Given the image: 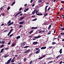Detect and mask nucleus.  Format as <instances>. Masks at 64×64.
<instances>
[{"label": "nucleus", "mask_w": 64, "mask_h": 64, "mask_svg": "<svg viewBox=\"0 0 64 64\" xmlns=\"http://www.w3.org/2000/svg\"><path fill=\"white\" fill-rule=\"evenodd\" d=\"M12 60V58H10L9 60H8L7 62H5V64H9L10 63V62Z\"/></svg>", "instance_id": "f257e3e1"}, {"label": "nucleus", "mask_w": 64, "mask_h": 64, "mask_svg": "<svg viewBox=\"0 0 64 64\" xmlns=\"http://www.w3.org/2000/svg\"><path fill=\"white\" fill-rule=\"evenodd\" d=\"M13 29H12L10 30V32H9L8 34H7V36H9V35L11 33V32H12V31H13Z\"/></svg>", "instance_id": "f03ea898"}, {"label": "nucleus", "mask_w": 64, "mask_h": 64, "mask_svg": "<svg viewBox=\"0 0 64 64\" xmlns=\"http://www.w3.org/2000/svg\"><path fill=\"white\" fill-rule=\"evenodd\" d=\"M41 37V36H34V38H36V39H38L39 38H40Z\"/></svg>", "instance_id": "7ed1b4c3"}, {"label": "nucleus", "mask_w": 64, "mask_h": 64, "mask_svg": "<svg viewBox=\"0 0 64 64\" xmlns=\"http://www.w3.org/2000/svg\"><path fill=\"white\" fill-rule=\"evenodd\" d=\"M21 13H22V12H18L17 14H16V15H15V17H17V16L18 15H19V14H21Z\"/></svg>", "instance_id": "20e7f679"}, {"label": "nucleus", "mask_w": 64, "mask_h": 64, "mask_svg": "<svg viewBox=\"0 0 64 64\" xmlns=\"http://www.w3.org/2000/svg\"><path fill=\"white\" fill-rule=\"evenodd\" d=\"M24 22V21H21L19 22V24L20 25H23V23Z\"/></svg>", "instance_id": "39448f33"}, {"label": "nucleus", "mask_w": 64, "mask_h": 64, "mask_svg": "<svg viewBox=\"0 0 64 64\" xmlns=\"http://www.w3.org/2000/svg\"><path fill=\"white\" fill-rule=\"evenodd\" d=\"M26 44V42H24L21 45V46H22V47H23V46L25 45V44Z\"/></svg>", "instance_id": "423d86ee"}, {"label": "nucleus", "mask_w": 64, "mask_h": 64, "mask_svg": "<svg viewBox=\"0 0 64 64\" xmlns=\"http://www.w3.org/2000/svg\"><path fill=\"white\" fill-rule=\"evenodd\" d=\"M38 43V42H33L32 44L34 45H36Z\"/></svg>", "instance_id": "0eeeda50"}, {"label": "nucleus", "mask_w": 64, "mask_h": 64, "mask_svg": "<svg viewBox=\"0 0 64 64\" xmlns=\"http://www.w3.org/2000/svg\"><path fill=\"white\" fill-rule=\"evenodd\" d=\"M36 10H34V11L32 12V14H35V13H36Z\"/></svg>", "instance_id": "6e6552de"}, {"label": "nucleus", "mask_w": 64, "mask_h": 64, "mask_svg": "<svg viewBox=\"0 0 64 64\" xmlns=\"http://www.w3.org/2000/svg\"><path fill=\"white\" fill-rule=\"evenodd\" d=\"M24 18H25V16L21 17L20 18V20H22V19H23Z\"/></svg>", "instance_id": "1a4fd4ad"}, {"label": "nucleus", "mask_w": 64, "mask_h": 64, "mask_svg": "<svg viewBox=\"0 0 64 64\" xmlns=\"http://www.w3.org/2000/svg\"><path fill=\"white\" fill-rule=\"evenodd\" d=\"M30 49H28V50H27L26 51H25V52H24V53H27V52H29V51H30Z\"/></svg>", "instance_id": "9d476101"}, {"label": "nucleus", "mask_w": 64, "mask_h": 64, "mask_svg": "<svg viewBox=\"0 0 64 64\" xmlns=\"http://www.w3.org/2000/svg\"><path fill=\"white\" fill-rule=\"evenodd\" d=\"M40 50H38V51H37L36 52V54H38V53H40Z\"/></svg>", "instance_id": "9b49d317"}, {"label": "nucleus", "mask_w": 64, "mask_h": 64, "mask_svg": "<svg viewBox=\"0 0 64 64\" xmlns=\"http://www.w3.org/2000/svg\"><path fill=\"white\" fill-rule=\"evenodd\" d=\"M46 48V47L44 46V47H42L41 48V49L43 50V49H45Z\"/></svg>", "instance_id": "f8f14e48"}, {"label": "nucleus", "mask_w": 64, "mask_h": 64, "mask_svg": "<svg viewBox=\"0 0 64 64\" xmlns=\"http://www.w3.org/2000/svg\"><path fill=\"white\" fill-rule=\"evenodd\" d=\"M48 6H46L45 8L44 9V10H45V12H46V11H47V7H48Z\"/></svg>", "instance_id": "ddd939ff"}, {"label": "nucleus", "mask_w": 64, "mask_h": 64, "mask_svg": "<svg viewBox=\"0 0 64 64\" xmlns=\"http://www.w3.org/2000/svg\"><path fill=\"white\" fill-rule=\"evenodd\" d=\"M37 27H32L31 28L32 29H37Z\"/></svg>", "instance_id": "4468645a"}, {"label": "nucleus", "mask_w": 64, "mask_h": 64, "mask_svg": "<svg viewBox=\"0 0 64 64\" xmlns=\"http://www.w3.org/2000/svg\"><path fill=\"white\" fill-rule=\"evenodd\" d=\"M14 23V22H11L9 24H8V26H10L11 25H12V24H13Z\"/></svg>", "instance_id": "2eb2a0df"}, {"label": "nucleus", "mask_w": 64, "mask_h": 64, "mask_svg": "<svg viewBox=\"0 0 64 64\" xmlns=\"http://www.w3.org/2000/svg\"><path fill=\"white\" fill-rule=\"evenodd\" d=\"M48 59L49 60H52V59H53V58L52 57H50L48 58Z\"/></svg>", "instance_id": "dca6fc26"}, {"label": "nucleus", "mask_w": 64, "mask_h": 64, "mask_svg": "<svg viewBox=\"0 0 64 64\" xmlns=\"http://www.w3.org/2000/svg\"><path fill=\"white\" fill-rule=\"evenodd\" d=\"M16 45V44L14 43V44H12V47H14V46H15Z\"/></svg>", "instance_id": "f3484780"}, {"label": "nucleus", "mask_w": 64, "mask_h": 64, "mask_svg": "<svg viewBox=\"0 0 64 64\" xmlns=\"http://www.w3.org/2000/svg\"><path fill=\"white\" fill-rule=\"evenodd\" d=\"M42 2V1L41 0H38V2L39 3H41Z\"/></svg>", "instance_id": "a211bd4d"}, {"label": "nucleus", "mask_w": 64, "mask_h": 64, "mask_svg": "<svg viewBox=\"0 0 64 64\" xmlns=\"http://www.w3.org/2000/svg\"><path fill=\"white\" fill-rule=\"evenodd\" d=\"M62 49H61L60 50L59 52H60V54H61V53H62Z\"/></svg>", "instance_id": "6ab92c4d"}, {"label": "nucleus", "mask_w": 64, "mask_h": 64, "mask_svg": "<svg viewBox=\"0 0 64 64\" xmlns=\"http://www.w3.org/2000/svg\"><path fill=\"white\" fill-rule=\"evenodd\" d=\"M20 36H18L16 38V39H19L20 38Z\"/></svg>", "instance_id": "aec40b11"}, {"label": "nucleus", "mask_w": 64, "mask_h": 64, "mask_svg": "<svg viewBox=\"0 0 64 64\" xmlns=\"http://www.w3.org/2000/svg\"><path fill=\"white\" fill-rule=\"evenodd\" d=\"M33 30H31L30 32H29V34H31L32 33H33Z\"/></svg>", "instance_id": "412c9836"}, {"label": "nucleus", "mask_w": 64, "mask_h": 64, "mask_svg": "<svg viewBox=\"0 0 64 64\" xmlns=\"http://www.w3.org/2000/svg\"><path fill=\"white\" fill-rule=\"evenodd\" d=\"M60 30H62V31H63L64 30V28H60L59 29Z\"/></svg>", "instance_id": "4be33fe9"}, {"label": "nucleus", "mask_w": 64, "mask_h": 64, "mask_svg": "<svg viewBox=\"0 0 64 64\" xmlns=\"http://www.w3.org/2000/svg\"><path fill=\"white\" fill-rule=\"evenodd\" d=\"M60 55H58L56 57V58L57 59H58V58H60Z\"/></svg>", "instance_id": "5701e85b"}, {"label": "nucleus", "mask_w": 64, "mask_h": 64, "mask_svg": "<svg viewBox=\"0 0 64 64\" xmlns=\"http://www.w3.org/2000/svg\"><path fill=\"white\" fill-rule=\"evenodd\" d=\"M54 62H52V61H51L49 62H48V64H49V63H52V62H54Z\"/></svg>", "instance_id": "b1692460"}, {"label": "nucleus", "mask_w": 64, "mask_h": 64, "mask_svg": "<svg viewBox=\"0 0 64 64\" xmlns=\"http://www.w3.org/2000/svg\"><path fill=\"white\" fill-rule=\"evenodd\" d=\"M38 14V15L40 16V15H43V14Z\"/></svg>", "instance_id": "393cba45"}, {"label": "nucleus", "mask_w": 64, "mask_h": 64, "mask_svg": "<svg viewBox=\"0 0 64 64\" xmlns=\"http://www.w3.org/2000/svg\"><path fill=\"white\" fill-rule=\"evenodd\" d=\"M51 24H50L48 27V29H50V28H51Z\"/></svg>", "instance_id": "a878e982"}, {"label": "nucleus", "mask_w": 64, "mask_h": 64, "mask_svg": "<svg viewBox=\"0 0 64 64\" xmlns=\"http://www.w3.org/2000/svg\"><path fill=\"white\" fill-rule=\"evenodd\" d=\"M14 62V59H13L11 61V62H12V63H13Z\"/></svg>", "instance_id": "bb28decb"}, {"label": "nucleus", "mask_w": 64, "mask_h": 64, "mask_svg": "<svg viewBox=\"0 0 64 64\" xmlns=\"http://www.w3.org/2000/svg\"><path fill=\"white\" fill-rule=\"evenodd\" d=\"M4 50V49H3V48H2L1 50L0 51V53H2V52H3Z\"/></svg>", "instance_id": "cd10ccee"}, {"label": "nucleus", "mask_w": 64, "mask_h": 64, "mask_svg": "<svg viewBox=\"0 0 64 64\" xmlns=\"http://www.w3.org/2000/svg\"><path fill=\"white\" fill-rule=\"evenodd\" d=\"M4 42L3 40H2V42H1V44H4Z\"/></svg>", "instance_id": "c85d7f7f"}, {"label": "nucleus", "mask_w": 64, "mask_h": 64, "mask_svg": "<svg viewBox=\"0 0 64 64\" xmlns=\"http://www.w3.org/2000/svg\"><path fill=\"white\" fill-rule=\"evenodd\" d=\"M15 2H13L12 3V6H13V5H14V4H15Z\"/></svg>", "instance_id": "c756f323"}, {"label": "nucleus", "mask_w": 64, "mask_h": 64, "mask_svg": "<svg viewBox=\"0 0 64 64\" xmlns=\"http://www.w3.org/2000/svg\"><path fill=\"white\" fill-rule=\"evenodd\" d=\"M29 46H24V48H28V47H29Z\"/></svg>", "instance_id": "7c9ffc66"}, {"label": "nucleus", "mask_w": 64, "mask_h": 64, "mask_svg": "<svg viewBox=\"0 0 64 64\" xmlns=\"http://www.w3.org/2000/svg\"><path fill=\"white\" fill-rule=\"evenodd\" d=\"M9 56V55H8L7 56H4V58H7V57H8V56Z\"/></svg>", "instance_id": "2f4dec72"}, {"label": "nucleus", "mask_w": 64, "mask_h": 64, "mask_svg": "<svg viewBox=\"0 0 64 64\" xmlns=\"http://www.w3.org/2000/svg\"><path fill=\"white\" fill-rule=\"evenodd\" d=\"M11 22V20H10L8 22V24H9Z\"/></svg>", "instance_id": "473e14b6"}, {"label": "nucleus", "mask_w": 64, "mask_h": 64, "mask_svg": "<svg viewBox=\"0 0 64 64\" xmlns=\"http://www.w3.org/2000/svg\"><path fill=\"white\" fill-rule=\"evenodd\" d=\"M42 58H43V57H41L40 58H38V60H40L41 59H42Z\"/></svg>", "instance_id": "72a5a7b5"}, {"label": "nucleus", "mask_w": 64, "mask_h": 64, "mask_svg": "<svg viewBox=\"0 0 64 64\" xmlns=\"http://www.w3.org/2000/svg\"><path fill=\"white\" fill-rule=\"evenodd\" d=\"M10 9V6L8 7L7 8V10H9Z\"/></svg>", "instance_id": "f704fd0d"}, {"label": "nucleus", "mask_w": 64, "mask_h": 64, "mask_svg": "<svg viewBox=\"0 0 64 64\" xmlns=\"http://www.w3.org/2000/svg\"><path fill=\"white\" fill-rule=\"evenodd\" d=\"M56 43L54 42H53L52 43V45H54V44H55Z\"/></svg>", "instance_id": "c9c22d12"}, {"label": "nucleus", "mask_w": 64, "mask_h": 64, "mask_svg": "<svg viewBox=\"0 0 64 64\" xmlns=\"http://www.w3.org/2000/svg\"><path fill=\"white\" fill-rule=\"evenodd\" d=\"M64 8H62L60 9V11H62V10H63V9H64Z\"/></svg>", "instance_id": "e433bc0d"}, {"label": "nucleus", "mask_w": 64, "mask_h": 64, "mask_svg": "<svg viewBox=\"0 0 64 64\" xmlns=\"http://www.w3.org/2000/svg\"><path fill=\"white\" fill-rule=\"evenodd\" d=\"M51 34V31H50L48 34V35H49V34Z\"/></svg>", "instance_id": "4c0bfd02"}, {"label": "nucleus", "mask_w": 64, "mask_h": 64, "mask_svg": "<svg viewBox=\"0 0 64 64\" xmlns=\"http://www.w3.org/2000/svg\"><path fill=\"white\" fill-rule=\"evenodd\" d=\"M2 16H4L5 15V14L4 13H2Z\"/></svg>", "instance_id": "58836bf2"}, {"label": "nucleus", "mask_w": 64, "mask_h": 64, "mask_svg": "<svg viewBox=\"0 0 64 64\" xmlns=\"http://www.w3.org/2000/svg\"><path fill=\"white\" fill-rule=\"evenodd\" d=\"M9 49L8 48H5V50H8Z\"/></svg>", "instance_id": "ea45409f"}, {"label": "nucleus", "mask_w": 64, "mask_h": 64, "mask_svg": "<svg viewBox=\"0 0 64 64\" xmlns=\"http://www.w3.org/2000/svg\"><path fill=\"white\" fill-rule=\"evenodd\" d=\"M24 62L26 61V58H24Z\"/></svg>", "instance_id": "a19ab883"}, {"label": "nucleus", "mask_w": 64, "mask_h": 64, "mask_svg": "<svg viewBox=\"0 0 64 64\" xmlns=\"http://www.w3.org/2000/svg\"><path fill=\"white\" fill-rule=\"evenodd\" d=\"M3 46H4V44H2L0 46V48H2V47H3Z\"/></svg>", "instance_id": "79ce46f5"}, {"label": "nucleus", "mask_w": 64, "mask_h": 64, "mask_svg": "<svg viewBox=\"0 0 64 64\" xmlns=\"http://www.w3.org/2000/svg\"><path fill=\"white\" fill-rule=\"evenodd\" d=\"M13 34H12L11 35H10V36H9V37H12V36H13Z\"/></svg>", "instance_id": "37998d69"}, {"label": "nucleus", "mask_w": 64, "mask_h": 64, "mask_svg": "<svg viewBox=\"0 0 64 64\" xmlns=\"http://www.w3.org/2000/svg\"><path fill=\"white\" fill-rule=\"evenodd\" d=\"M48 15V14L47 13H46V14H44V16H47Z\"/></svg>", "instance_id": "c03bdc74"}, {"label": "nucleus", "mask_w": 64, "mask_h": 64, "mask_svg": "<svg viewBox=\"0 0 64 64\" xmlns=\"http://www.w3.org/2000/svg\"><path fill=\"white\" fill-rule=\"evenodd\" d=\"M37 18H35V19H34L33 20V21H36V20H37Z\"/></svg>", "instance_id": "a18cd8bd"}, {"label": "nucleus", "mask_w": 64, "mask_h": 64, "mask_svg": "<svg viewBox=\"0 0 64 64\" xmlns=\"http://www.w3.org/2000/svg\"><path fill=\"white\" fill-rule=\"evenodd\" d=\"M4 24H2L0 25L1 26H4Z\"/></svg>", "instance_id": "49530a36"}, {"label": "nucleus", "mask_w": 64, "mask_h": 64, "mask_svg": "<svg viewBox=\"0 0 64 64\" xmlns=\"http://www.w3.org/2000/svg\"><path fill=\"white\" fill-rule=\"evenodd\" d=\"M35 49H36V50H39V48H36Z\"/></svg>", "instance_id": "de8ad7c7"}, {"label": "nucleus", "mask_w": 64, "mask_h": 64, "mask_svg": "<svg viewBox=\"0 0 64 64\" xmlns=\"http://www.w3.org/2000/svg\"><path fill=\"white\" fill-rule=\"evenodd\" d=\"M22 7L20 8V9H19V10L20 11H21V10H22Z\"/></svg>", "instance_id": "09e8293b"}, {"label": "nucleus", "mask_w": 64, "mask_h": 64, "mask_svg": "<svg viewBox=\"0 0 64 64\" xmlns=\"http://www.w3.org/2000/svg\"><path fill=\"white\" fill-rule=\"evenodd\" d=\"M62 61H61L60 62L59 64H62Z\"/></svg>", "instance_id": "8fccbe9b"}, {"label": "nucleus", "mask_w": 64, "mask_h": 64, "mask_svg": "<svg viewBox=\"0 0 64 64\" xmlns=\"http://www.w3.org/2000/svg\"><path fill=\"white\" fill-rule=\"evenodd\" d=\"M22 25H20V26L19 27V28H21V27H22Z\"/></svg>", "instance_id": "3c124183"}, {"label": "nucleus", "mask_w": 64, "mask_h": 64, "mask_svg": "<svg viewBox=\"0 0 64 64\" xmlns=\"http://www.w3.org/2000/svg\"><path fill=\"white\" fill-rule=\"evenodd\" d=\"M50 8L49 7V8H48V11L49 10H50Z\"/></svg>", "instance_id": "603ef678"}, {"label": "nucleus", "mask_w": 64, "mask_h": 64, "mask_svg": "<svg viewBox=\"0 0 64 64\" xmlns=\"http://www.w3.org/2000/svg\"><path fill=\"white\" fill-rule=\"evenodd\" d=\"M53 47L51 46H49V48H53Z\"/></svg>", "instance_id": "864d4df0"}, {"label": "nucleus", "mask_w": 64, "mask_h": 64, "mask_svg": "<svg viewBox=\"0 0 64 64\" xmlns=\"http://www.w3.org/2000/svg\"><path fill=\"white\" fill-rule=\"evenodd\" d=\"M36 14L37 15H38V14H37V12H38V11H36Z\"/></svg>", "instance_id": "5fc2aeb1"}, {"label": "nucleus", "mask_w": 64, "mask_h": 64, "mask_svg": "<svg viewBox=\"0 0 64 64\" xmlns=\"http://www.w3.org/2000/svg\"><path fill=\"white\" fill-rule=\"evenodd\" d=\"M60 34L61 35H64V33H60Z\"/></svg>", "instance_id": "6e6d98bb"}, {"label": "nucleus", "mask_w": 64, "mask_h": 64, "mask_svg": "<svg viewBox=\"0 0 64 64\" xmlns=\"http://www.w3.org/2000/svg\"><path fill=\"white\" fill-rule=\"evenodd\" d=\"M32 61H31L30 62V64H32Z\"/></svg>", "instance_id": "4d7b16f0"}, {"label": "nucleus", "mask_w": 64, "mask_h": 64, "mask_svg": "<svg viewBox=\"0 0 64 64\" xmlns=\"http://www.w3.org/2000/svg\"><path fill=\"white\" fill-rule=\"evenodd\" d=\"M34 6H35V4H34L32 6V7H34Z\"/></svg>", "instance_id": "13d9d810"}, {"label": "nucleus", "mask_w": 64, "mask_h": 64, "mask_svg": "<svg viewBox=\"0 0 64 64\" xmlns=\"http://www.w3.org/2000/svg\"><path fill=\"white\" fill-rule=\"evenodd\" d=\"M61 3H64V2L63 1H62L61 2Z\"/></svg>", "instance_id": "bf43d9fd"}, {"label": "nucleus", "mask_w": 64, "mask_h": 64, "mask_svg": "<svg viewBox=\"0 0 64 64\" xmlns=\"http://www.w3.org/2000/svg\"><path fill=\"white\" fill-rule=\"evenodd\" d=\"M45 56H45V55H44L42 56V57H43V58H44V57H45Z\"/></svg>", "instance_id": "052dcab7"}, {"label": "nucleus", "mask_w": 64, "mask_h": 64, "mask_svg": "<svg viewBox=\"0 0 64 64\" xmlns=\"http://www.w3.org/2000/svg\"><path fill=\"white\" fill-rule=\"evenodd\" d=\"M27 10H26V9H25L24 10V12H26V11H27Z\"/></svg>", "instance_id": "680f3d73"}, {"label": "nucleus", "mask_w": 64, "mask_h": 64, "mask_svg": "<svg viewBox=\"0 0 64 64\" xmlns=\"http://www.w3.org/2000/svg\"><path fill=\"white\" fill-rule=\"evenodd\" d=\"M26 11H28V10H29V8H26Z\"/></svg>", "instance_id": "e2e57ef3"}, {"label": "nucleus", "mask_w": 64, "mask_h": 64, "mask_svg": "<svg viewBox=\"0 0 64 64\" xmlns=\"http://www.w3.org/2000/svg\"><path fill=\"white\" fill-rule=\"evenodd\" d=\"M18 56V55H17V54L15 55V57H17Z\"/></svg>", "instance_id": "0e129e2a"}, {"label": "nucleus", "mask_w": 64, "mask_h": 64, "mask_svg": "<svg viewBox=\"0 0 64 64\" xmlns=\"http://www.w3.org/2000/svg\"><path fill=\"white\" fill-rule=\"evenodd\" d=\"M42 32H43V33H44V32H45V30H42Z\"/></svg>", "instance_id": "69168bd1"}, {"label": "nucleus", "mask_w": 64, "mask_h": 64, "mask_svg": "<svg viewBox=\"0 0 64 64\" xmlns=\"http://www.w3.org/2000/svg\"><path fill=\"white\" fill-rule=\"evenodd\" d=\"M2 9H3V7H2L1 8H0V10H2Z\"/></svg>", "instance_id": "338daca9"}, {"label": "nucleus", "mask_w": 64, "mask_h": 64, "mask_svg": "<svg viewBox=\"0 0 64 64\" xmlns=\"http://www.w3.org/2000/svg\"><path fill=\"white\" fill-rule=\"evenodd\" d=\"M33 0H31L30 1V3H32V2H33Z\"/></svg>", "instance_id": "774afa93"}]
</instances>
